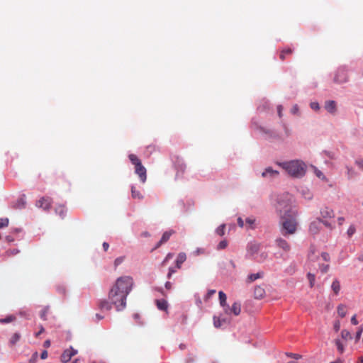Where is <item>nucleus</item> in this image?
<instances>
[{
    "instance_id": "obj_1",
    "label": "nucleus",
    "mask_w": 363,
    "mask_h": 363,
    "mask_svg": "<svg viewBox=\"0 0 363 363\" xmlns=\"http://www.w3.org/2000/svg\"><path fill=\"white\" fill-rule=\"evenodd\" d=\"M134 282L130 276L118 278L108 292V300L117 311H121L126 307V298L131 291Z\"/></svg>"
},
{
    "instance_id": "obj_2",
    "label": "nucleus",
    "mask_w": 363,
    "mask_h": 363,
    "mask_svg": "<svg viewBox=\"0 0 363 363\" xmlns=\"http://www.w3.org/2000/svg\"><path fill=\"white\" fill-rule=\"evenodd\" d=\"M279 166L285 169L289 174L294 177H301L306 173V164L299 160H291L289 162H277Z\"/></svg>"
},
{
    "instance_id": "obj_3",
    "label": "nucleus",
    "mask_w": 363,
    "mask_h": 363,
    "mask_svg": "<svg viewBox=\"0 0 363 363\" xmlns=\"http://www.w3.org/2000/svg\"><path fill=\"white\" fill-rule=\"evenodd\" d=\"M247 256L258 262L264 261L267 257V253L260 252V245L256 242H250L247 247Z\"/></svg>"
},
{
    "instance_id": "obj_4",
    "label": "nucleus",
    "mask_w": 363,
    "mask_h": 363,
    "mask_svg": "<svg viewBox=\"0 0 363 363\" xmlns=\"http://www.w3.org/2000/svg\"><path fill=\"white\" fill-rule=\"evenodd\" d=\"M282 227H296L298 224L297 213L291 209L287 210L281 217Z\"/></svg>"
},
{
    "instance_id": "obj_5",
    "label": "nucleus",
    "mask_w": 363,
    "mask_h": 363,
    "mask_svg": "<svg viewBox=\"0 0 363 363\" xmlns=\"http://www.w3.org/2000/svg\"><path fill=\"white\" fill-rule=\"evenodd\" d=\"M52 203V200L50 197L43 196L36 202V206L45 211H48L51 208Z\"/></svg>"
},
{
    "instance_id": "obj_6",
    "label": "nucleus",
    "mask_w": 363,
    "mask_h": 363,
    "mask_svg": "<svg viewBox=\"0 0 363 363\" xmlns=\"http://www.w3.org/2000/svg\"><path fill=\"white\" fill-rule=\"evenodd\" d=\"M77 354V350L70 347L69 349L65 350L61 355L60 359L62 362H68L71 358Z\"/></svg>"
},
{
    "instance_id": "obj_7",
    "label": "nucleus",
    "mask_w": 363,
    "mask_h": 363,
    "mask_svg": "<svg viewBox=\"0 0 363 363\" xmlns=\"http://www.w3.org/2000/svg\"><path fill=\"white\" fill-rule=\"evenodd\" d=\"M241 312V305L238 302H235L231 307L229 306L226 308L224 313L226 315L233 314L235 315H240Z\"/></svg>"
},
{
    "instance_id": "obj_8",
    "label": "nucleus",
    "mask_w": 363,
    "mask_h": 363,
    "mask_svg": "<svg viewBox=\"0 0 363 363\" xmlns=\"http://www.w3.org/2000/svg\"><path fill=\"white\" fill-rule=\"evenodd\" d=\"M348 77L347 72L343 69H340L335 74L334 82L338 84L345 83L347 81Z\"/></svg>"
},
{
    "instance_id": "obj_9",
    "label": "nucleus",
    "mask_w": 363,
    "mask_h": 363,
    "mask_svg": "<svg viewBox=\"0 0 363 363\" xmlns=\"http://www.w3.org/2000/svg\"><path fill=\"white\" fill-rule=\"evenodd\" d=\"M135 172L138 175L142 183L146 182L147 172L145 167L142 164L135 167Z\"/></svg>"
},
{
    "instance_id": "obj_10",
    "label": "nucleus",
    "mask_w": 363,
    "mask_h": 363,
    "mask_svg": "<svg viewBox=\"0 0 363 363\" xmlns=\"http://www.w3.org/2000/svg\"><path fill=\"white\" fill-rule=\"evenodd\" d=\"M97 306L101 311H110L112 308L113 304L109 300L101 299L98 301Z\"/></svg>"
},
{
    "instance_id": "obj_11",
    "label": "nucleus",
    "mask_w": 363,
    "mask_h": 363,
    "mask_svg": "<svg viewBox=\"0 0 363 363\" xmlns=\"http://www.w3.org/2000/svg\"><path fill=\"white\" fill-rule=\"evenodd\" d=\"M279 172L274 170L272 167H267L262 174V177L264 178H274L278 177Z\"/></svg>"
},
{
    "instance_id": "obj_12",
    "label": "nucleus",
    "mask_w": 363,
    "mask_h": 363,
    "mask_svg": "<svg viewBox=\"0 0 363 363\" xmlns=\"http://www.w3.org/2000/svg\"><path fill=\"white\" fill-rule=\"evenodd\" d=\"M174 233L173 230L166 231L163 233L161 240L157 242L154 250L160 247L163 243L167 242L171 235Z\"/></svg>"
},
{
    "instance_id": "obj_13",
    "label": "nucleus",
    "mask_w": 363,
    "mask_h": 363,
    "mask_svg": "<svg viewBox=\"0 0 363 363\" xmlns=\"http://www.w3.org/2000/svg\"><path fill=\"white\" fill-rule=\"evenodd\" d=\"M55 211L62 219H64L67 214V209L65 205L59 204L56 206Z\"/></svg>"
},
{
    "instance_id": "obj_14",
    "label": "nucleus",
    "mask_w": 363,
    "mask_h": 363,
    "mask_svg": "<svg viewBox=\"0 0 363 363\" xmlns=\"http://www.w3.org/2000/svg\"><path fill=\"white\" fill-rule=\"evenodd\" d=\"M276 242L277 246L281 248L285 252H289L291 249L289 244L282 238L277 239Z\"/></svg>"
},
{
    "instance_id": "obj_15",
    "label": "nucleus",
    "mask_w": 363,
    "mask_h": 363,
    "mask_svg": "<svg viewBox=\"0 0 363 363\" xmlns=\"http://www.w3.org/2000/svg\"><path fill=\"white\" fill-rule=\"evenodd\" d=\"M218 296H219L220 305L223 307V311H225L226 308L228 306V305L227 304V301H226L227 296L223 291H220L218 293Z\"/></svg>"
},
{
    "instance_id": "obj_16",
    "label": "nucleus",
    "mask_w": 363,
    "mask_h": 363,
    "mask_svg": "<svg viewBox=\"0 0 363 363\" xmlns=\"http://www.w3.org/2000/svg\"><path fill=\"white\" fill-rule=\"evenodd\" d=\"M264 295H265V291H264V288H262L259 286H257L255 287L254 296H255V298H258V299L262 298L264 296Z\"/></svg>"
},
{
    "instance_id": "obj_17",
    "label": "nucleus",
    "mask_w": 363,
    "mask_h": 363,
    "mask_svg": "<svg viewBox=\"0 0 363 363\" xmlns=\"http://www.w3.org/2000/svg\"><path fill=\"white\" fill-rule=\"evenodd\" d=\"M325 109L330 113L336 111V104L334 101H328L325 104Z\"/></svg>"
},
{
    "instance_id": "obj_18",
    "label": "nucleus",
    "mask_w": 363,
    "mask_h": 363,
    "mask_svg": "<svg viewBox=\"0 0 363 363\" xmlns=\"http://www.w3.org/2000/svg\"><path fill=\"white\" fill-rule=\"evenodd\" d=\"M320 215L323 218H331L333 216V211L328 207H324L320 210Z\"/></svg>"
},
{
    "instance_id": "obj_19",
    "label": "nucleus",
    "mask_w": 363,
    "mask_h": 363,
    "mask_svg": "<svg viewBox=\"0 0 363 363\" xmlns=\"http://www.w3.org/2000/svg\"><path fill=\"white\" fill-rule=\"evenodd\" d=\"M186 259V254L184 252H181L178 255L177 260H176V266L178 269L181 268L182 264Z\"/></svg>"
},
{
    "instance_id": "obj_20",
    "label": "nucleus",
    "mask_w": 363,
    "mask_h": 363,
    "mask_svg": "<svg viewBox=\"0 0 363 363\" xmlns=\"http://www.w3.org/2000/svg\"><path fill=\"white\" fill-rule=\"evenodd\" d=\"M21 339V334L19 333H15L12 335L9 340V345L14 346Z\"/></svg>"
},
{
    "instance_id": "obj_21",
    "label": "nucleus",
    "mask_w": 363,
    "mask_h": 363,
    "mask_svg": "<svg viewBox=\"0 0 363 363\" xmlns=\"http://www.w3.org/2000/svg\"><path fill=\"white\" fill-rule=\"evenodd\" d=\"M131 195L133 199L141 200L143 199V196L141 192L136 189L135 186L131 187Z\"/></svg>"
},
{
    "instance_id": "obj_22",
    "label": "nucleus",
    "mask_w": 363,
    "mask_h": 363,
    "mask_svg": "<svg viewBox=\"0 0 363 363\" xmlns=\"http://www.w3.org/2000/svg\"><path fill=\"white\" fill-rule=\"evenodd\" d=\"M293 52V50L290 48H284L281 51V53H280V55H279V57L281 60H284L286 57L287 55H291Z\"/></svg>"
},
{
    "instance_id": "obj_23",
    "label": "nucleus",
    "mask_w": 363,
    "mask_h": 363,
    "mask_svg": "<svg viewBox=\"0 0 363 363\" xmlns=\"http://www.w3.org/2000/svg\"><path fill=\"white\" fill-rule=\"evenodd\" d=\"M156 303H157V306L160 310L166 311L167 309L168 304L165 300H164V299L157 300Z\"/></svg>"
},
{
    "instance_id": "obj_24",
    "label": "nucleus",
    "mask_w": 363,
    "mask_h": 363,
    "mask_svg": "<svg viewBox=\"0 0 363 363\" xmlns=\"http://www.w3.org/2000/svg\"><path fill=\"white\" fill-rule=\"evenodd\" d=\"M128 157L135 167L142 164L140 160L134 154L129 155Z\"/></svg>"
},
{
    "instance_id": "obj_25",
    "label": "nucleus",
    "mask_w": 363,
    "mask_h": 363,
    "mask_svg": "<svg viewBox=\"0 0 363 363\" xmlns=\"http://www.w3.org/2000/svg\"><path fill=\"white\" fill-rule=\"evenodd\" d=\"M230 232V228H228V230H226V228H216V234L220 237L229 235Z\"/></svg>"
},
{
    "instance_id": "obj_26",
    "label": "nucleus",
    "mask_w": 363,
    "mask_h": 363,
    "mask_svg": "<svg viewBox=\"0 0 363 363\" xmlns=\"http://www.w3.org/2000/svg\"><path fill=\"white\" fill-rule=\"evenodd\" d=\"M331 287H332V289L334 291V293L335 294H337L340 290V284L339 281H337V279L334 280L332 284Z\"/></svg>"
},
{
    "instance_id": "obj_27",
    "label": "nucleus",
    "mask_w": 363,
    "mask_h": 363,
    "mask_svg": "<svg viewBox=\"0 0 363 363\" xmlns=\"http://www.w3.org/2000/svg\"><path fill=\"white\" fill-rule=\"evenodd\" d=\"M225 321L226 320L225 319H220L219 317H213V325L217 328L221 327L223 323H225Z\"/></svg>"
},
{
    "instance_id": "obj_28",
    "label": "nucleus",
    "mask_w": 363,
    "mask_h": 363,
    "mask_svg": "<svg viewBox=\"0 0 363 363\" xmlns=\"http://www.w3.org/2000/svg\"><path fill=\"white\" fill-rule=\"evenodd\" d=\"M296 228H282L281 230V234L287 237L290 235L294 234L296 233Z\"/></svg>"
},
{
    "instance_id": "obj_29",
    "label": "nucleus",
    "mask_w": 363,
    "mask_h": 363,
    "mask_svg": "<svg viewBox=\"0 0 363 363\" xmlns=\"http://www.w3.org/2000/svg\"><path fill=\"white\" fill-rule=\"evenodd\" d=\"M337 313L340 317H345L347 313L346 306L342 304L339 305L337 307Z\"/></svg>"
},
{
    "instance_id": "obj_30",
    "label": "nucleus",
    "mask_w": 363,
    "mask_h": 363,
    "mask_svg": "<svg viewBox=\"0 0 363 363\" xmlns=\"http://www.w3.org/2000/svg\"><path fill=\"white\" fill-rule=\"evenodd\" d=\"M49 310H50V308L48 306L44 307L42 309V311H40V316L41 319H43V320H47V314L48 313Z\"/></svg>"
},
{
    "instance_id": "obj_31",
    "label": "nucleus",
    "mask_w": 363,
    "mask_h": 363,
    "mask_svg": "<svg viewBox=\"0 0 363 363\" xmlns=\"http://www.w3.org/2000/svg\"><path fill=\"white\" fill-rule=\"evenodd\" d=\"M262 277V273H256V274H251L248 276L247 279L250 282H252L255 281L256 279L260 278Z\"/></svg>"
},
{
    "instance_id": "obj_32",
    "label": "nucleus",
    "mask_w": 363,
    "mask_h": 363,
    "mask_svg": "<svg viewBox=\"0 0 363 363\" xmlns=\"http://www.w3.org/2000/svg\"><path fill=\"white\" fill-rule=\"evenodd\" d=\"M228 241L224 239L223 240H221L218 246H217V250H223V249H225L228 246Z\"/></svg>"
},
{
    "instance_id": "obj_33",
    "label": "nucleus",
    "mask_w": 363,
    "mask_h": 363,
    "mask_svg": "<svg viewBox=\"0 0 363 363\" xmlns=\"http://www.w3.org/2000/svg\"><path fill=\"white\" fill-rule=\"evenodd\" d=\"M341 336L345 340H348V339H351L352 338L350 333L348 330H342Z\"/></svg>"
},
{
    "instance_id": "obj_34",
    "label": "nucleus",
    "mask_w": 363,
    "mask_h": 363,
    "mask_svg": "<svg viewBox=\"0 0 363 363\" xmlns=\"http://www.w3.org/2000/svg\"><path fill=\"white\" fill-rule=\"evenodd\" d=\"M16 319V318L13 315H9L6 317V318L0 319V323H9L12 321H13Z\"/></svg>"
},
{
    "instance_id": "obj_35",
    "label": "nucleus",
    "mask_w": 363,
    "mask_h": 363,
    "mask_svg": "<svg viewBox=\"0 0 363 363\" xmlns=\"http://www.w3.org/2000/svg\"><path fill=\"white\" fill-rule=\"evenodd\" d=\"M307 277H308V279L309 280L310 286L313 287L314 286V284H315V275L313 274L308 273L307 274Z\"/></svg>"
},
{
    "instance_id": "obj_36",
    "label": "nucleus",
    "mask_w": 363,
    "mask_h": 363,
    "mask_svg": "<svg viewBox=\"0 0 363 363\" xmlns=\"http://www.w3.org/2000/svg\"><path fill=\"white\" fill-rule=\"evenodd\" d=\"M335 345L337 346V348L338 350V351L340 352V353H342L344 352V346L342 344V342H340V340H335Z\"/></svg>"
},
{
    "instance_id": "obj_37",
    "label": "nucleus",
    "mask_w": 363,
    "mask_h": 363,
    "mask_svg": "<svg viewBox=\"0 0 363 363\" xmlns=\"http://www.w3.org/2000/svg\"><path fill=\"white\" fill-rule=\"evenodd\" d=\"M246 223L249 225H257L256 219L254 217H249L246 218Z\"/></svg>"
},
{
    "instance_id": "obj_38",
    "label": "nucleus",
    "mask_w": 363,
    "mask_h": 363,
    "mask_svg": "<svg viewBox=\"0 0 363 363\" xmlns=\"http://www.w3.org/2000/svg\"><path fill=\"white\" fill-rule=\"evenodd\" d=\"M363 332V327L361 325L359 328H358V330L356 333V337H355V340L356 342L359 341L360 337H361V335H362V333Z\"/></svg>"
},
{
    "instance_id": "obj_39",
    "label": "nucleus",
    "mask_w": 363,
    "mask_h": 363,
    "mask_svg": "<svg viewBox=\"0 0 363 363\" xmlns=\"http://www.w3.org/2000/svg\"><path fill=\"white\" fill-rule=\"evenodd\" d=\"M9 225V219L6 218H0V227H6Z\"/></svg>"
},
{
    "instance_id": "obj_40",
    "label": "nucleus",
    "mask_w": 363,
    "mask_h": 363,
    "mask_svg": "<svg viewBox=\"0 0 363 363\" xmlns=\"http://www.w3.org/2000/svg\"><path fill=\"white\" fill-rule=\"evenodd\" d=\"M286 355L289 357H291L295 359H299L302 357L301 354H296V353H286Z\"/></svg>"
},
{
    "instance_id": "obj_41",
    "label": "nucleus",
    "mask_w": 363,
    "mask_h": 363,
    "mask_svg": "<svg viewBox=\"0 0 363 363\" xmlns=\"http://www.w3.org/2000/svg\"><path fill=\"white\" fill-rule=\"evenodd\" d=\"M310 106L313 110L318 111L320 109V106L317 102H312L311 103Z\"/></svg>"
},
{
    "instance_id": "obj_42",
    "label": "nucleus",
    "mask_w": 363,
    "mask_h": 363,
    "mask_svg": "<svg viewBox=\"0 0 363 363\" xmlns=\"http://www.w3.org/2000/svg\"><path fill=\"white\" fill-rule=\"evenodd\" d=\"M329 265L328 264H323L320 267V269L322 273H325L329 269Z\"/></svg>"
},
{
    "instance_id": "obj_43",
    "label": "nucleus",
    "mask_w": 363,
    "mask_h": 363,
    "mask_svg": "<svg viewBox=\"0 0 363 363\" xmlns=\"http://www.w3.org/2000/svg\"><path fill=\"white\" fill-rule=\"evenodd\" d=\"M355 164L358 166V167L359 169H361L362 170H363V160L362 159H359V160H357L355 161Z\"/></svg>"
},
{
    "instance_id": "obj_44",
    "label": "nucleus",
    "mask_w": 363,
    "mask_h": 363,
    "mask_svg": "<svg viewBox=\"0 0 363 363\" xmlns=\"http://www.w3.org/2000/svg\"><path fill=\"white\" fill-rule=\"evenodd\" d=\"M333 328L336 332L339 331L340 328V322L339 320L335 321L334 323Z\"/></svg>"
},
{
    "instance_id": "obj_45",
    "label": "nucleus",
    "mask_w": 363,
    "mask_h": 363,
    "mask_svg": "<svg viewBox=\"0 0 363 363\" xmlns=\"http://www.w3.org/2000/svg\"><path fill=\"white\" fill-rule=\"evenodd\" d=\"M215 293H216V290H214V289L208 290V291L206 294V299L210 298L213 294H215Z\"/></svg>"
},
{
    "instance_id": "obj_46",
    "label": "nucleus",
    "mask_w": 363,
    "mask_h": 363,
    "mask_svg": "<svg viewBox=\"0 0 363 363\" xmlns=\"http://www.w3.org/2000/svg\"><path fill=\"white\" fill-rule=\"evenodd\" d=\"M321 257H322V258H323L325 261H326V262H328V261H329V260H330V255H329V254H328V253H327V252H323V253L321 254Z\"/></svg>"
},
{
    "instance_id": "obj_47",
    "label": "nucleus",
    "mask_w": 363,
    "mask_h": 363,
    "mask_svg": "<svg viewBox=\"0 0 363 363\" xmlns=\"http://www.w3.org/2000/svg\"><path fill=\"white\" fill-rule=\"evenodd\" d=\"M291 113L292 114H297L298 113V107L297 105H294L291 109Z\"/></svg>"
},
{
    "instance_id": "obj_48",
    "label": "nucleus",
    "mask_w": 363,
    "mask_h": 363,
    "mask_svg": "<svg viewBox=\"0 0 363 363\" xmlns=\"http://www.w3.org/2000/svg\"><path fill=\"white\" fill-rule=\"evenodd\" d=\"M123 257L116 258L114 262L115 266H118V265L121 264L123 262Z\"/></svg>"
},
{
    "instance_id": "obj_49",
    "label": "nucleus",
    "mask_w": 363,
    "mask_h": 363,
    "mask_svg": "<svg viewBox=\"0 0 363 363\" xmlns=\"http://www.w3.org/2000/svg\"><path fill=\"white\" fill-rule=\"evenodd\" d=\"M315 252V249L313 246H311V248H310V252H309V254H308V257L310 259L312 258V255H313Z\"/></svg>"
},
{
    "instance_id": "obj_50",
    "label": "nucleus",
    "mask_w": 363,
    "mask_h": 363,
    "mask_svg": "<svg viewBox=\"0 0 363 363\" xmlns=\"http://www.w3.org/2000/svg\"><path fill=\"white\" fill-rule=\"evenodd\" d=\"M37 357H38V352H35L33 354V356H32L31 359H30L29 362H30V363H34V362H35Z\"/></svg>"
},
{
    "instance_id": "obj_51",
    "label": "nucleus",
    "mask_w": 363,
    "mask_h": 363,
    "mask_svg": "<svg viewBox=\"0 0 363 363\" xmlns=\"http://www.w3.org/2000/svg\"><path fill=\"white\" fill-rule=\"evenodd\" d=\"M282 111H283V106L281 105H279L277 106V112L279 118L282 117Z\"/></svg>"
},
{
    "instance_id": "obj_52",
    "label": "nucleus",
    "mask_w": 363,
    "mask_h": 363,
    "mask_svg": "<svg viewBox=\"0 0 363 363\" xmlns=\"http://www.w3.org/2000/svg\"><path fill=\"white\" fill-rule=\"evenodd\" d=\"M48 352L47 350H44L42 352L41 354H40V358L42 359H45L47 357H48Z\"/></svg>"
},
{
    "instance_id": "obj_53",
    "label": "nucleus",
    "mask_w": 363,
    "mask_h": 363,
    "mask_svg": "<svg viewBox=\"0 0 363 363\" xmlns=\"http://www.w3.org/2000/svg\"><path fill=\"white\" fill-rule=\"evenodd\" d=\"M315 174L318 178H320L323 179L325 178L323 174L319 170H315Z\"/></svg>"
},
{
    "instance_id": "obj_54",
    "label": "nucleus",
    "mask_w": 363,
    "mask_h": 363,
    "mask_svg": "<svg viewBox=\"0 0 363 363\" xmlns=\"http://www.w3.org/2000/svg\"><path fill=\"white\" fill-rule=\"evenodd\" d=\"M6 253L8 254V255H13L18 253V250H8L6 252Z\"/></svg>"
},
{
    "instance_id": "obj_55",
    "label": "nucleus",
    "mask_w": 363,
    "mask_h": 363,
    "mask_svg": "<svg viewBox=\"0 0 363 363\" xmlns=\"http://www.w3.org/2000/svg\"><path fill=\"white\" fill-rule=\"evenodd\" d=\"M354 231H355V228H348V230L347 233L348 235V237H351L354 233Z\"/></svg>"
},
{
    "instance_id": "obj_56",
    "label": "nucleus",
    "mask_w": 363,
    "mask_h": 363,
    "mask_svg": "<svg viewBox=\"0 0 363 363\" xmlns=\"http://www.w3.org/2000/svg\"><path fill=\"white\" fill-rule=\"evenodd\" d=\"M351 323L353 325H357L358 324V321L357 320V318H356V315H354L352 318H351Z\"/></svg>"
},
{
    "instance_id": "obj_57",
    "label": "nucleus",
    "mask_w": 363,
    "mask_h": 363,
    "mask_svg": "<svg viewBox=\"0 0 363 363\" xmlns=\"http://www.w3.org/2000/svg\"><path fill=\"white\" fill-rule=\"evenodd\" d=\"M176 270L174 268H169L167 277L169 279L172 277V274H174Z\"/></svg>"
},
{
    "instance_id": "obj_58",
    "label": "nucleus",
    "mask_w": 363,
    "mask_h": 363,
    "mask_svg": "<svg viewBox=\"0 0 363 363\" xmlns=\"http://www.w3.org/2000/svg\"><path fill=\"white\" fill-rule=\"evenodd\" d=\"M172 257H173V254L168 253L167 255L166 256L164 260L163 261V264L165 263L167 260L172 259Z\"/></svg>"
},
{
    "instance_id": "obj_59",
    "label": "nucleus",
    "mask_w": 363,
    "mask_h": 363,
    "mask_svg": "<svg viewBox=\"0 0 363 363\" xmlns=\"http://www.w3.org/2000/svg\"><path fill=\"white\" fill-rule=\"evenodd\" d=\"M45 331L44 328L41 325L40 330L35 333V337H38L41 333H43Z\"/></svg>"
},
{
    "instance_id": "obj_60",
    "label": "nucleus",
    "mask_w": 363,
    "mask_h": 363,
    "mask_svg": "<svg viewBox=\"0 0 363 363\" xmlns=\"http://www.w3.org/2000/svg\"><path fill=\"white\" fill-rule=\"evenodd\" d=\"M50 340H47L44 342L43 343V346L46 348H48L50 346Z\"/></svg>"
},
{
    "instance_id": "obj_61",
    "label": "nucleus",
    "mask_w": 363,
    "mask_h": 363,
    "mask_svg": "<svg viewBox=\"0 0 363 363\" xmlns=\"http://www.w3.org/2000/svg\"><path fill=\"white\" fill-rule=\"evenodd\" d=\"M347 174L349 177H352L354 174V171L352 168L347 167Z\"/></svg>"
},
{
    "instance_id": "obj_62",
    "label": "nucleus",
    "mask_w": 363,
    "mask_h": 363,
    "mask_svg": "<svg viewBox=\"0 0 363 363\" xmlns=\"http://www.w3.org/2000/svg\"><path fill=\"white\" fill-rule=\"evenodd\" d=\"M165 288H166L167 289H168V290L171 289V288H172V283H171V282H169V281H167V282L165 283Z\"/></svg>"
},
{
    "instance_id": "obj_63",
    "label": "nucleus",
    "mask_w": 363,
    "mask_h": 363,
    "mask_svg": "<svg viewBox=\"0 0 363 363\" xmlns=\"http://www.w3.org/2000/svg\"><path fill=\"white\" fill-rule=\"evenodd\" d=\"M238 223L240 227H242L244 225V222L241 218H238Z\"/></svg>"
},
{
    "instance_id": "obj_64",
    "label": "nucleus",
    "mask_w": 363,
    "mask_h": 363,
    "mask_svg": "<svg viewBox=\"0 0 363 363\" xmlns=\"http://www.w3.org/2000/svg\"><path fill=\"white\" fill-rule=\"evenodd\" d=\"M108 247H109V245H108V243H107V242H104L103 243V248H104V251H107V250H108Z\"/></svg>"
}]
</instances>
